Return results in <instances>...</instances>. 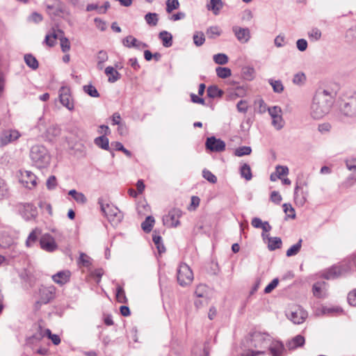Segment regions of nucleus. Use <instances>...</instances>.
Instances as JSON below:
<instances>
[{
    "label": "nucleus",
    "instance_id": "obj_7",
    "mask_svg": "<svg viewBox=\"0 0 356 356\" xmlns=\"http://www.w3.org/2000/svg\"><path fill=\"white\" fill-rule=\"evenodd\" d=\"M268 111L272 118V125L276 130L282 129L285 124L282 118V111L280 106H275L268 108Z\"/></svg>",
    "mask_w": 356,
    "mask_h": 356
},
{
    "label": "nucleus",
    "instance_id": "obj_62",
    "mask_svg": "<svg viewBox=\"0 0 356 356\" xmlns=\"http://www.w3.org/2000/svg\"><path fill=\"white\" fill-rule=\"evenodd\" d=\"M348 302L352 306H356V289L348 295Z\"/></svg>",
    "mask_w": 356,
    "mask_h": 356
},
{
    "label": "nucleus",
    "instance_id": "obj_32",
    "mask_svg": "<svg viewBox=\"0 0 356 356\" xmlns=\"http://www.w3.org/2000/svg\"><path fill=\"white\" fill-rule=\"evenodd\" d=\"M52 33L50 34H47L45 36L44 42L49 47H54L56 44V40L59 37L58 30L56 31L54 29L52 30Z\"/></svg>",
    "mask_w": 356,
    "mask_h": 356
},
{
    "label": "nucleus",
    "instance_id": "obj_64",
    "mask_svg": "<svg viewBox=\"0 0 356 356\" xmlns=\"http://www.w3.org/2000/svg\"><path fill=\"white\" fill-rule=\"evenodd\" d=\"M356 182V179L354 178V177H349L346 179V181H344L342 184H341V186L343 187V188H349V187H351L352 186H353V184Z\"/></svg>",
    "mask_w": 356,
    "mask_h": 356
},
{
    "label": "nucleus",
    "instance_id": "obj_57",
    "mask_svg": "<svg viewBox=\"0 0 356 356\" xmlns=\"http://www.w3.org/2000/svg\"><path fill=\"white\" fill-rule=\"evenodd\" d=\"M277 177L278 179H281V177L282 175H286L289 173V168L286 166L284 165H277L276 167V172Z\"/></svg>",
    "mask_w": 356,
    "mask_h": 356
},
{
    "label": "nucleus",
    "instance_id": "obj_59",
    "mask_svg": "<svg viewBox=\"0 0 356 356\" xmlns=\"http://www.w3.org/2000/svg\"><path fill=\"white\" fill-rule=\"evenodd\" d=\"M8 195V188L5 181L0 178V200Z\"/></svg>",
    "mask_w": 356,
    "mask_h": 356
},
{
    "label": "nucleus",
    "instance_id": "obj_6",
    "mask_svg": "<svg viewBox=\"0 0 356 356\" xmlns=\"http://www.w3.org/2000/svg\"><path fill=\"white\" fill-rule=\"evenodd\" d=\"M193 280V273L186 264H181L177 270V281L182 286L190 284Z\"/></svg>",
    "mask_w": 356,
    "mask_h": 356
},
{
    "label": "nucleus",
    "instance_id": "obj_16",
    "mask_svg": "<svg viewBox=\"0 0 356 356\" xmlns=\"http://www.w3.org/2000/svg\"><path fill=\"white\" fill-rule=\"evenodd\" d=\"M122 44L124 47L128 48H136L141 49L147 47V44L141 41L138 40L132 35H128L122 40Z\"/></svg>",
    "mask_w": 356,
    "mask_h": 356
},
{
    "label": "nucleus",
    "instance_id": "obj_33",
    "mask_svg": "<svg viewBox=\"0 0 356 356\" xmlns=\"http://www.w3.org/2000/svg\"><path fill=\"white\" fill-rule=\"evenodd\" d=\"M108 56L106 51L101 50L97 55V67L99 70H102L104 67V63L108 60Z\"/></svg>",
    "mask_w": 356,
    "mask_h": 356
},
{
    "label": "nucleus",
    "instance_id": "obj_9",
    "mask_svg": "<svg viewBox=\"0 0 356 356\" xmlns=\"http://www.w3.org/2000/svg\"><path fill=\"white\" fill-rule=\"evenodd\" d=\"M181 216L182 211L179 209L174 208L163 217V225L170 227H176L180 224L179 219Z\"/></svg>",
    "mask_w": 356,
    "mask_h": 356
},
{
    "label": "nucleus",
    "instance_id": "obj_25",
    "mask_svg": "<svg viewBox=\"0 0 356 356\" xmlns=\"http://www.w3.org/2000/svg\"><path fill=\"white\" fill-rule=\"evenodd\" d=\"M300 188V186L297 184L294 189V200L297 205L302 207L307 201V195L303 191L299 193Z\"/></svg>",
    "mask_w": 356,
    "mask_h": 356
},
{
    "label": "nucleus",
    "instance_id": "obj_18",
    "mask_svg": "<svg viewBox=\"0 0 356 356\" xmlns=\"http://www.w3.org/2000/svg\"><path fill=\"white\" fill-rule=\"evenodd\" d=\"M70 276L71 273L70 270H65L54 274L52 275L51 278L55 283L59 285H63L70 281Z\"/></svg>",
    "mask_w": 356,
    "mask_h": 356
},
{
    "label": "nucleus",
    "instance_id": "obj_56",
    "mask_svg": "<svg viewBox=\"0 0 356 356\" xmlns=\"http://www.w3.org/2000/svg\"><path fill=\"white\" fill-rule=\"evenodd\" d=\"M325 285V282H317L313 286V293L314 295L317 298L322 297V286Z\"/></svg>",
    "mask_w": 356,
    "mask_h": 356
},
{
    "label": "nucleus",
    "instance_id": "obj_48",
    "mask_svg": "<svg viewBox=\"0 0 356 356\" xmlns=\"http://www.w3.org/2000/svg\"><path fill=\"white\" fill-rule=\"evenodd\" d=\"M179 7V2L178 0H167L166 1V12L171 13L174 10L178 9Z\"/></svg>",
    "mask_w": 356,
    "mask_h": 356
},
{
    "label": "nucleus",
    "instance_id": "obj_15",
    "mask_svg": "<svg viewBox=\"0 0 356 356\" xmlns=\"http://www.w3.org/2000/svg\"><path fill=\"white\" fill-rule=\"evenodd\" d=\"M59 97L60 103L69 110L74 108L73 102L71 100L70 89L67 87H61L59 90Z\"/></svg>",
    "mask_w": 356,
    "mask_h": 356
},
{
    "label": "nucleus",
    "instance_id": "obj_29",
    "mask_svg": "<svg viewBox=\"0 0 356 356\" xmlns=\"http://www.w3.org/2000/svg\"><path fill=\"white\" fill-rule=\"evenodd\" d=\"M207 95L210 98L222 97L224 92L223 90L218 88L217 86L213 85L208 87Z\"/></svg>",
    "mask_w": 356,
    "mask_h": 356
},
{
    "label": "nucleus",
    "instance_id": "obj_58",
    "mask_svg": "<svg viewBox=\"0 0 356 356\" xmlns=\"http://www.w3.org/2000/svg\"><path fill=\"white\" fill-rule=\"evenodd\" d=\"M278 283H279V280L277 278H275L273 279L271 282L270 284H268L265 289H264V292L266 293H270L275 288L277 287V286L278 285Z\"/></svg>",
    "mask_w": 356,
    "mask_h": 356
},
{
    "label": "nucleus",
    "instance_id": "obj_61",
    "mask_svg": "<svg viewBox=\"0 0 356 356\" xmlns=\"http://www.w3.org/2000/svg\"><path fill=\"white\" fill-rule=\"evenodd\" d=\"M296 46L299 51H304L307 48V42L305 39H299L296 42Z\"/></svg>",
    "mask_w": 356,
    "mask_h": 356
},
{
    "label": "nucleus",
    "instance_id": "obj_13",
    "mask_svg": "<svg viewBox=\"0 0 356 356\" xmlns=\"http://www.w3.org/2000/svg\"><path fill=\"white\" fill-rule=\"evenodd\" d=\"M20 136L19 133L17 130H4L0 134V145L5 146L8 143L16 140Z\"/></svg>",
    "mask_w": 356,
    "mask_h": 356
},
{
    "label": "nucleus",
    "instance_id": "obj_45",
    "mask_svg": "<svg viewBox=\"0 0 356 356\" xmlns=\"http://www.w3.org/2000/svg\"><path fill=\"white\" fill-rule=\"evenodd\" d=\"M193 42L197 47L202 46L205 42V37L202 32H196L193 37Z\"/></svg>",
    "mask_w": 356,
    "mask_h": 356
},
{
    "label": "nucleus",
    "instance_id": "obj_39",
    "mask_svg": "<svg viewBox=\"0 0 356 356\" xmlns=\"http://www.w3.org/2000/svg\"><path fill=\"white\" fill-rule=\"evenodd\" d=\"M116 300L120 303H126L127 302L125 292L122 286L119 284L116 287Z\"/></svg>",
    "mask_w": 356,
    "mask_h": 356
},
{
    "label": "nucleus",
    "instance_id": "obj_10",
    "mask_svg": "<svg viewBox=\"0 0 356 356\" xmlns=\"http://www.w3.org/2000/svg\"><path fill=\"white\" fill-rule=\"evenodd\" d=\"M17 208L26 220L35 218L38 214L36 207L31 203H19L17 205Z\"/></svg>",
    "mask_w": 356,
    "mask_h": 356
},
{
    "label": "nucleus",
    "instance_id": "obj_44",
    "mask_svg": "<svg viewBox=\"0 0 356 356\" xmlns=\"http://www.w3.org/2000/svg\"><path fill=\"white\" fill-rule=\"evenodd\" d=\"M61 129L57 125H51L47 129V136L51 138H56L60 136Z\"/></svg>",
    "mask_w": 356,
    "mask_h": 356
},
{
    "label": "nucleus",
    "instance_id": "obj_36",
    "mask_svg": "<svg viewBox=\"0 0 356 356\" xmlns=\"http://www.w3.org/2000/svg\"><path fill=\"white\" fill-rule=\"evenodd\" d=\"M302 240L300 238L297 243L292 245L289 249L287 250L286 255L289 257L296 255L300 250L302 247Z\"/></svg>",
    "mask_w": 356,
    "mask_h": 356
},
{
    "label": "nucleus",
    "instance_id": "obj_50",
    "mask_svg": "<svg viewBox=\"0 0 356 356\" xmlns=\"http://www.w3.org/2000/svg\"><path fill=\"white\" fill-rule=\"evenodd\" d=\"M203 177L211 184L217 182V177L209 170L204 169L202 171Z\"/></svg>",
    "mask_w": 356,
    "mask_h": 356
},
{
    "label": "nucleus",
    "instance_id": "obj_43",
    "mask_svg": "<svg viewBox=\"0 0 356 356\" xmlns=\"http://www.w3.org/2000/svg\"><path fill=\"white\" fill-rule=\"evenodd\" d=\"M268 83L273 87V91L277 93H281L284 90V86L281 81H274L269 79Z\"/></svg>",
    "mask_w": 356,
    "mask_h": 356
},
{
    "label": "nucleus",
    "instance_id": "obj_38",
    "mask_svg": "<svg viewBox=\"0 0 356 356\" xmlns=\"http://www.w3.org/2000/svg\"><path fill=\"white\" fill-rule=\"evenodd\" d=\"M40 234V231L38 229L33 230L30 234L29 235L26 241V245L27 247H31L35 243H36L38 240V237Z\"/></svg>",
    "mask_w": 356,
    "mask_h": 356
},
{
    "label": "nucleus",
    "instance_id": "obj_20",
    "mask_svg": "<svg viewBox=\"0 0 356 356\" xmlns=\"http://www.w3.org/2000/svg\"><path fill=\"white\" fill-rule=\"evenodd\" d=\"M345 272V269L341 266H334L326 270L324 273V277L327 280L335 279L341 275Z\"/></svg>",
    "mask_w": 356,
    "mask_h": 356
},
{
    "label": "nucleus",
    "instance_id": "obj_8",
    "mask_svg": "<svg viewBox=\"0 0 356 356\" xmlns=\"http://www.w3.org/2000/svg\"><path fill=\"white\" fill-rule=\"evenodd\" d=\"M271 337L267 333L254 332L252 335V345L260 349H266L270 344Z\"/></svg>",
    "mask_w": 356,
    "mask_h": 356
},
{
    "label": "nucleus",
    "instance_id": "obj_1",
    "mask_svg": "<svg viewBox=\"0 0 356 356\" xmlns=\"http://www.w3.org/2000/svg\"><path fill=\"white\" fill-rule=\"evenodd\" d=\"M335 92L332 90L320 88L316 90L311 105V115L319 120L327 115L334 103Z\"/></svg>",
    "mask_w": 356,
    "mask_h": 356
},
{
    "label": "nucleus",
    "instance_id": "obj_46",
    "mask_svg": "<svg viewBox=\"0 0 356 356\" xmlns=\"http://www.w3.org/2000/svg\"><path fill=\"white\" fill-rule=\"evenodd\" d=\"M213 61L218 65H225L228 62V57L225 54H217L213 57Z\"/></svg>",
    "mask_w": 356,
    "mask_h": 356
},
{
    "label": "nucleus",
    "instance_id": "obj_35",
    "mask_svg": "<svg viewBox=\"0 0 356 356\" xmlns=\"http://www.w3.org/2000/svg\"><path fill=\"white\" fill-rule=\"evenodd\" d=\"M154 223V218L152 216H147L145 221L141 223V227L143 230L149 233L152 231Z\"/></svg>",
    "mask_w": 356,
    "mask_h": 356
},
{
    "label": "nucleus",
    "instance_id": "obj_49",
    "mask_svg": "<svg viewBox=\"0 0 356 356\" xmlns=\"http://www.w3.org/2000/svg\"><path fill=\"white\" fill-rule=\"evenodd\" d=\"M208 293V288L204 284H200L196 287L195 294L198 298H204Z\"/></svg>",
    "mask_w": 356,
    "mask_h": 356
},
{
    "label": "nucleus",
    "instance_id": "obj_2",
    "mask_svg": "<svg viewBox=\"0 0 356 356\" xmlns=\"http://www.w3.org/2000/svg\"><path fill=\"white\" fill-rule=\"evenodd\" d=\"M30 158L33 164L38 168L46 167L50 162L49 152L42 145H35L31 148Z\"/></svg>",
    "mask_w": 356,
    "mask_h": 356
},
{
    "label": "nucleus",
    "instance_id": "obj_42",
    "mask_svg": "<svg viewBox=\"0 0 356 356\" xmlns=\"http://www.w3.org/2000/svg\"><path fill=\"white\" fill-rule=\"evenodd\" d=\"M216 72L218 76L222 79H226L232 74L231 70L228 67H218Z\"/></svg>",
    "mask_w": 356,
    "mask_h": 356
},
{
    "label": "nucleus",
    "instance_id": "obj_23",
    "mask_svg": "<svg viewBox=\"0 0 356 356\" xmlns=\"http://www.w3.org/2000/svg\"><path fill=\"white\" fill-rule=\"evenodd\" d=\"M305 341L304 337L299 334L289 341L286 346L289 350H292L302 346L305 344Z\"/></svg>",
    "mask_w": 356,
    "mask_h": 356
},
{
    "label": "nucleus",
    "instance_id": "obj_22",
    "mask_svg": "<svg viewBox=\"0 0 356 356\" xmlns=\"http://www.w3.org/2000/svg\"><path fill=\"white\" fill-rule=\"evenodd\" d=\"M54 4H47V12L49 15L58 16L63 13V4L59 0H54Z\"/></svg>",
    "mask_w": 356,
    "mask_h": 356
},
{
    "label": "nucleus",
    "instance_id": "obj_63",
    "mask_svg": "<svg viewBox=\"0 0 356 356\" xmlns=\"http://www.w3.org/2000/svg\"><path fill=\"white\" fill-rule=\"evenodd\" d=\"M29 20L34 23H39L42 20V16L38 13H33L29 17Z\"/></svg>",
    "mask_w": 356,
    "mask_h": 356
},
{
    "label": "nucleus",
    "instance_id": "obj_12",
    "mask_svg": "<svg viewBox=\"0 0 356 356\" xmlns=\"http://www.w3.org/2000/svg\"><path fill=\"white\" fill-rule=\"evenodd\" d=\"M40 248L47 252H54L58 245L52 236L49 234H43L40 238Z\"/></svg>",
    "mask_w": 356,
    "mask_h": 356
},
{
    "label": "nucleus",
    "instance_id": "obj_5",
    "mask_svg": "<svg viewBox=\"0 0 356 356\" xmlns=\"http://www.w3.org/2000/svg\"><path fill=\"white\" fill-rule=\"evenodd\" d=\"M55 294L56 288L54 286H42L39 289V300L35 304V309H38L41 305L49 303L55 298Z\"/></svg>",
    "mask_w": 356,
    "mask_h": 356
},
{
    "label": "nucleus",
    "instance_id": "obj_4",
    "mask_svg": "<svg viewBox=\"0 0 356 356\" xmlns=\"http://www.w3.org/2000/svg\"><path fill=\"white\" fill-rule=\"evenodd\" d=\"M341 114L348 118H356V94L343 99L339 105Z\"/></svg>",
    "mask_w": 356,
    "mask_h": 356
},
{
    "label": "nucleus",
    "instance_id": "obj_27",
    "mask_svg": "<svg viewBox=\"0 0 356 356\" xmlns=\"http://www.w3.org/2000/svg\"><path fill=\"white\" fill-rule=\"evenodd\" d=\"M105 74L108 76V81L110 83H114L121 77L120 74L111 66L105 69Z\"/></svg>",
    "mask_w": 356,
    "mask_h": 356
},
{
    "label": "nucleus",
    "instance_id": "obj_28",
    "mask_svg": "<svg viewBox=\"0 0 356 356\" xmlns=\"http://www.w3.org/2000/svg\"><path fill=\"white\" fill-rule=\"evenodd\" d=\"M159 38L162 40V44L165 47H170L172 45V36L168 31L160 32Z\"/></svg>",
    "mask_w": 356,
    "mask_h": 356
},
{
    "label": "nucleus",
    "instance_id": "obj_54",
    "mask_svg": "<svg viewBox=\"0 0 356 356\" xmlns=\"http://www.w3.org/2000/svg\"><path fill=\"white\" fill-rule=\"evenodd\" d=\"M308 36L312 40L317 41L321 37V32L318 29L314 28L308 33Z\"/></svg>",
    "mask_w": 356,
    "mask_h": 356
},
{
    "label": "nucleus",
    "instance_id": "obj_14",
    "mask_svg": "<svg viewBox=\"0 0 356 356\" xmlns=\"http://www.w3.org/2000/svg\"><path fill=\"white\" fill-rule=\"evenodd\" d=\"M36 179V176L31 171H21L20 181L26 188H28L29 189L34 188L37 184Z\"/></svg>",
    "mask_w": 356,
    "mask_h": 356
},
{
    "label": "nucleus",
    "instance_id": "obj_52",
    "mask_svg": "<svg viewBox=\"0 0 356 356\" xmlns=\"http://www.w3.org/2000/svg\"><path fill=\"white\" fill-rule=\"evenodd\" d=\"M252 152L251 147L248 146H243L237 148L235 150V155L237 156H243L249 155Z\"/></svg>",
    "mask_w": 356,
    "mask_h": 356
},
{
    "label": "nucleus",
    "instance_id": "obj_40",
    "mask_svg": "<svg viewBox=\"0 0 356 356\" xmlns=\"http://www.w3.org/2000/svg\"><path fill=\"white\" fill-rule=\"evenodd\" d=\"M154 233H156V231H154ZM152 240H153L154 244L156 245L159 254H161L165 251V248L163 244L162 243L161 236L154 234L153 236H152Z\"/></svg>",
    "mask_w": 356,
    "mask_h": 356
},
{
    "label": "nucleus",
    "instance_id": "obj_17",
    "mask_svg": "<svg viewBox=\"0 0 356 356\" xmlns=\"http://www.w3.org/2000/svg\"><path fill=\"white\" fill-rule=\"evenodd\" d=\"M232 31L238 40L242 43L247 42L250 38V30L248 28L234 26Z\"/></svg>",
    "mask_w": 356,
    "mask_h": 356
},
{
    "label": "nucleus",
    "instance_id": "obj_41",
    "mask_svg": "<svg viewBox=\"0 0 356 356\" xmlns=\"http://www.w3.org/2000/svg\"><path fill=\"white\" fill-rule=\"evenodd\" d=\"M145 19L149 26H156L158 23V15L154 13H148L145 15Z\"/></svg>",
    "mask_w": 356,
    "mask_h": 356
},
{
    "label": "nucleus",
    "instance_id": "obj_19",
    "mask_svg": "<svg viewBox=\"0 0 356 356\" xmlns=\"http://www.w3.org/2000/svg\"><path fill=\"white\" fill-rule=\"evenodd\" d=\"M269 349L273 356H281L285 350L284 344L279 341H273L270 339V344L267 348Z\"/></svg>",
    "mask_w": 356,
    "mask_h": 356
},
{
    "label": "nucleus",
    "instance_id": "obj_26",
    "mask_svg": "<svg viewBox=\"0 0 356 356\" xmlns=\"http://www.w3.org/2000/svg\"><path fill=\"white\" fill-rule=\"evenodd\" d=\"M222 7L223 2L222 0H210L209 3L207 5V8L209 10H211L215 15L219 14Z\"/></svg>",
    "mask_w": 356,
    "mask_h": 356
},
{
    "label": "nucleus",
    "instance_id": "obj_21",
    "mask_svg": "<svg viewBox=\"0 0 356 356\" xmlns=\"http://www.w3.org/2000/svg\"><path fill=\"white\" fill-rule=\"evenodd\" d=\"M307 317V313L305 310L299 308L291 312L290 319L295 324H300L306 319Z\"/></svg>",
    "mask_w": 356,
    "mask_h": 356
},
{
    "label": "nucleus",
    "instance_id": "obj_24",
    "mask_svg": "<svg viewBox=\"0 0 356 356\" xmlns=\"http://www.w3.org/2000/svg\"><path fill=\"white\" fill-rule=\"evenodd\" d=\"M264 239L266 238L268 239V248L273 251L276 249L280 248L282 245V239L280 237H270L268 235L262 234Z\"/></svg>",
    "mask_w": 356,
    "mask_h": 356
},
{
    "label": "nucleus",
    "instance_id": "obj_47",
    "mask_svg": "<svg viewBox=\"0 0 356 356\" xmlns=\"http://www.w3.org/2000/svg\"><path fill=\"white\" fill-rule=\"evenodd\" d=\"M83 90L86 93L92 97H99V93L92 85H86L83 86Z\"/></svg>",
    "mask_w": 356,
    "mask_h": 356
},
{
    "label": "nucleus",
    "instance_id": "obj_51",
    "mask_svg": "<svg viewBox=\"0 0 356 356\" xmlns=\"http://www.w3.org/2000/svg\"><path fill=\"white\" fill-rule=\"evenodd\" d=\"M207 34L209 38H214L221 34V30L218 26H211L207 30Z\"/></svg>",
    "mask_w": 356,
    "mask_h": 356
},
{
    "label": "nucleus",
    "instance_id": "obj_11",
    "mask_svg": "<svg viewBox=\"0 0 356 356\" xmlns=\"http://www.w3.org/2000/svg\"><path fill=\"white\" fill-rule=\"evenodd\" d=\"M207 149L214 152H221L225 149V143L215 136L207 138L205 143Z\"/></svg>",
    "mask_w": 356,
    "mask_h": 356
},
{
    "label": "nucleus",
    "instance_id": "obj_30",
    "mask_svg": "<svg viewBox=\"0 0 356 356\" xmlns=\"http://www.w3.org/2000/svg\"><path fill=\"white\" fill-rule=\"evenodd\" d=\"M59 37L58 39L60 40V47L63 52H67L70 49V42L69 40L64 36V32L61 30H58Z\"/></svg>",
    "mask_w": 356,
    "mask_h": 356
},
{
    "label": "nucleus",
    "instance_id": "obj_55",
    "mask_svg": "<svg viewBox=\"0 0 356 356\" xmlns=\"http://www.w3.org/2000/svg\"><path fill=\"white\" fill-rule=\"evenodd\" d=\"M306 76L304 73L299 72L296 74L293 78V83L296 85H302L305 83Z\"/></svg>",
    "mask_w": 356,
    "mask_h": 356
},
{
    "label": "nucleus",
    "instance_id": "obj_37",
    "mask_svg": "<svg viewBox=\"0 0 356 356\" xmlns=\"http://www.w3.org/2000/svg\"><path fill=\"white\" fill-rule=\"evenodd\" d=\"M240 174L241 176L245 178L247 181L250 180L252 177L250 167L247 163H244L241 165L240 168Z\"/></svg>",
    "mask_w": 356,
    "mask_h": 356
},
{
    "label": "nucleus",
    "instance_id": "obj_60",
    "mask_svg": "<svg viewBox=\"0 0 356 356\" xmlns=\"http://www.w3.org/2000/svg\"><path fill=\"white\" fill-rule=\"evenodd\" d=\"M236 108L238 112L243 113H246L248 111L247 102L245 100H240L236 104Z\"/></svg>",
    "mask_w": 356,
    "mask_h": 356
},
{
    "label": "nucleus",
    "instance_id": "obj_53",
    "mask_svg": "<svg viewBox=\"0 0 356 356\" xmlns=\"http://www.w3.org/2000/svg\"><path fill=\"white\" fill-rule=\"evenodd\" d=\"M282 207L284 213L287 215L289 218H291L292 219H294L296 218L295 210L290 204L285 203L283 204Z\"/></svg>",
    "mask_w": 356,
    "mask_h": 356
},
{
    "label": "nucleus",
    "instance_id": "obj_3",
    "mask_svg": "<svg viewBox=\"0 0 356 356\" xmlns=\"http://www.w3.org/2000/svg\"><path fill=\"white\" fill-rule=\"evenodd\" d=\"M101 211L107 219L113 224L118 225L123 218L122 212L115 206L108 204H104L102 198L98 200Z\"/></svg>",
    "mask_w": 356,
    "mask_h": 356
},
{
    "label": "nucleus",
    "instance_id": "obj_31",
    "mask_svg": "<svg viewBox=\"0 0 356 356\" xmlns=\"http://www.w3.org/2000/svg\"><path fill=\"white\" fill-rule=\"evenodd\" d=\"M24 58L25 63L30 68H31L32 70H34L38 68V65H39L38 61L37 60L35 57H34L32 54H25Z\"/></svg>",
    "mask_w": 356,
    "mask_h": 356
},
{
    "label": "nucleus",
    "instance_id": "obj_34",
    "mask_svg": "<svg viewBox=\"0 0 356 356\" xmlns=\"http://www.w3.org/2000/svg\"><path fill=\"white\" fill-rule=\"evenodd\" d=\"M95 144L103 149H109V141L108 138H106L105 136H101L96 138L95 139Z\"/></svg>",
    "mask_w": 356,
    "mask_h": 356
}]
</instances>
